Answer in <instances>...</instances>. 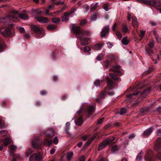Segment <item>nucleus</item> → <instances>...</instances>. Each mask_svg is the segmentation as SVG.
<instances>
[{"mask_svg":"<svg viewBox=\"0 0 161 161\" xmlns=\"http://www.w3.org/2000/svg\"><path fill=\"white\" fill-rule=\"evenodd\" d=\"M157 142V143L154 147L155 150L158 152L157 155L155 156L154 155L152 151L147 150L145 156L146 161L161 160V137L158 138Z\"/></svg>","mask_w":161,"mask_h":161,"instance_id":"obj_1","label":"nucleus"},{"mask_svg":"<svg viewBox=\"0 0 161 161\" xmlns=\"http://www.w3.org/2000/svg\"><path fill=\"white\" fill-rule=\"evenodd\" d=\"M120 66L118 65L112 66L110 70L113 72V73H110L109 75L111 79L109 77H106V81L108 85L109 89L111 90L113 87V85L115 84L114 81L119 80V79L118 76L121 75V72L119 70Z\"/></svg>","mask_w":161,"mask_h":161,"instance_id":"obj_2","label":"nucleus"},{"mask_svg":"<svg viewBox=\"0 0 161 161\" xmlns=\"http://www.w3.org/2000/svg\"><path fill=\"white\" fill-rule=\"evenodd\" d=\"M95 110V107L92 105L87 106L85 109V112L82 108H80V109L76 112L77 115L75 119V123L77 125L79 126L82 125L83 122L82 115L86 114L88 116L91 115L94 112Z\"/></svg>","mask_w":161,"mask_h":161,"instance_id":"obj_3","label":"nucleus"},{"mask_svg":"<svg viewBox=\"0 0 161 161\" xmlns=\"http://www.w3.org/2000/svg\"><path fill=\"white\" fill-rule=\"evenodd\" d=\"M72 30L78 38H80V42L82 46H85L88 44V38L83 37L84 36H86L89 33V31H83L79 26H73Z\"/></svg>","mask_w":161,"mask_h":161,"instance_id":"obj_4","label":"nucleus"},{"mask_svg":"<svg viewBox=\"0 0 161 161\" xmlns=\"http://www.w3.org/2000/svg\"><path fill=\"white\" fill-rule=\"evenodd\" d=\"M137 1L145 5H149L155 7H160L159 8H157V9L159 10L161 13V1L159 0H137Z\"/></svg>","mask_w":161,"mask_h":161,"instance_id":"obj_5","label":"nucleus"},{"mask_svg":"<svg viewBox=\"0 0 161 161\" xmlns=\"http://www.w3.org/2000/svg\"><path fill=\"white\" fill-rule=\"evenodd\" d=\"M32 34L37 38H41L44 36V33L40 28L35 25H32L31 26Z\"/></svg>","mask_w":161,"mask_h":161,"instance_id":"obj_6","label":"nucleus"},{"mask_svg":"<svg viewBox=\"0 0 161 161\" xmlns=\"http://www.w3.org/2000/svg\"><path fill=\"white\" fill-rule=\"evenodd\" d=\"M115 138L113 136H110L104 140L99 145L98 150H101L107 146L112 144Z\"/></svg>","mask_w":161,"mask_h":161,"instance_id":"obj_7","label":"nucleus"},{"mask_svg":"<svg viewBox=\"0 0 161 161\" xmlns=\"http://www.w3.org/2000/svg\"><path fill=\"white\" fill-rule=\"evenodd\" d=\"M149 91V89H145L143 90L141 92L139 91H135L132 94H129L128 95L127 97L129 99H132L133 98V96H138L139 95H140L141 97H144L147 95Z\"/></svg>","mask_w":161,"mask_h":161,"instance_id":"obj_8","label":"nucleus"},{"mask_svg":"<svg viewBox=\"0 0 161 161\" xmlns=\"http://www.w3.org/2000/svg\"><path fill=\"white\" fill-rule=\"evenodd\" d=\"M58 142V140L57 137H55L52 141V140L49 139L48 138H45L44 140V145L49 146L52 143H53L55 145L57 144Z\"/></svg>","mask_w":161,"mask_h":161,"instance_id":"obj_9","label":"nucleus"},{"mask_svg":"<svg viewBox=\"0 0 161 161\" xmlns=\"http://www.w3.org/2000/svg\"><path fill=\"white\" fill-rule=\"evenodd\" d=\"M42 161V156L40 153H35L31 155L29 161Z\"/></svg>","mask_w":161,"mask_h":161,"instance_id":"obj_10","label":"nucleus"},{"mask_svg":"<svg viewBox=\"0 0 161 161\" xmlns=\"http://www.w3.org/2000/svg\"><path fill=\"white\" fill-rule=\"evenodd\" d=\"M41 143L38 138H36L33 140L32 146L35 149H41Z\"/></svg>","mask_w":161,"mask_h":161,"instance_id":"obj_11","label":"nucleus"},{"mask_svg":"<svg viewBox=\"0 0 161 161\" xmlns=\"http://www.w3.org/2000/svg\"><path fill=\"white\" fill-rule=\"evenodd\" d=\"M2 142L3 144L0 146V151L3 150V147H6L10 143L11 139L10 137L5 138L2 139Z\"/></svg>","mask_w":161,"mask_h":161,"instance_id":"obj_12","label":"nucleus"},{"mask_svg":"<svg viewBox=\"0 0 161 161\" xmlns=\"http://www.w3.org/2000/svg\"><path fill=\"white\" fill-rule=\"evenodd\" d=\"M43 135L45 136L46 137L51 138L55 135V133L54 131L52 129H49L47 130L46 132H43Z\"/></svg>","mask_w":161,"mask_h":161,"instance_id":"obj_13","label":"nucleus"},{"mask_svg":"<svg viewBox=\"0 0 161 161\" xmlns=\"http://www.w3.org/2000/svg\"><path fill=\"white\" fill-rule=\"evenodd\" d=\"M153 130V127H151L144 131L142 134L143 136L145 138L148 137L152 132Z\"/></svg>","mask_w":161,"mask_h":161,"instance_id":"obj_14","label":"nucleus"},{"mask_svg":"<svg viewBox=\"0 0 161 161\" xmlns=\"http://www.w3.org/2000/svg\"><path fill=\"white\" fill-rule=\"evenodd\" d=\"M109 58L111 59V61H110L109 60H107L104 64V66L106 68L108 67L109 65L111 66V62H114L115 60V57L114 55H110L109 56Z\"/></svg>","mask_w":161,"mask_h":161,"instance_id":"obj_15","label":"nucleus"},{"mask_svg":"<svg viewBox=\"0 0 161 161\" xmlns=\"http://www.w3.org/2000/svg\"><path fill=\"white\" fill-rule=\"evenodd\" d=\"M109 30V27L108 26H106L104 27L103 29L101 32V35L102 37H104L106 34L108 33Z\"/></svg>","mask_w":161,"mask_h":161,"instance_id":"obj_16","label":"nucleus"},{"mask_svg":"<svg viewBox=\"0 0 161 161\" xmlns=\"http://www.w3.org/2000/svg\"><path fill=\"white\" fill-rule=\"evenodd\" d=\"M37 20L42 23H47L48 21V18L42 16L36 17Z\"/></svg>","mask_w":161,"mask_h":161,"instance_id":"obj_17","label":"nucleus"},{"mask_svg":"<svg viewBox=\"0 0 161 161\" xmlns=\"http://www.w3.org/2000/svg\"><path fill=\"white\" fill-rule=\"evenodd\" d=\"M145 51L146 52V54L148 55L151 57L152 56L153 54L154 53V51L153 48L146 47Z\"/></svg>","mask_w":161,"mask_h":161,"instance_id":"obj_18","label":"nucleus"},{"mask_svg":"<svg viewBox=\"0 0 161 161\" xmlns=\"http://www.w3.org/2000/svg\"><path fill=\"white\" fill-rule=\"evenodd\" d=\"M107 93L105 91L102 92L100 94V97L97 98L96 99L97 102L101 103L102 102L101 98H104L105 97Z\"/></svg>","mask_w":161,"mask_h":161,"instance_id":"obj_19","label":"nucleus"},{"mask_svg":"<svg viewBox=\"0 0 161 161\" xmlns=\"http://www.w3.org/2000/svg\"><path fill=\"white\" fill-rule=\"evenodd\" d=\"M149 110V108L148 107H144L140 109V112L141 115H144L148 112Z\"/></svg>","mask_w":161,"mask_h":161,"instance_id":"obj_20","label":"nucleus"},{"mask_svg":"<svg viewBox=\"0 0 161 161\" xmlns=\"http://www.w3.org/2000/svg\"><path fill=\"white\" fill-rule=\"evenodd\" d=\"M121 31L125 33L129 32V30L127 26L125 25H123L122 26Z\"/></svg>","mask_w":161,"mask_h":161,"instance_id":"obj_21","label":"nucleus"},{"mask_svg":"<svg viewBox=\"0 0 161 161\" xmlns=\"http://www.w3.org/2000/svg\"><path fill=\"white\" fill-rule=\"evenodd\" d=\"M132 24L134 28H136L138 26V23L136 18H132Z\"/></svg>","mask_w":161,"mask_h":161,"instance_id":"obj_22","label":"nucleus"},{"mask_svg":"<svg viewBox=\"0 0 161 161\" xmlns=\"http://www.w3.org/2000/svg\"><path fill=\"white\" fill-rule=\"evenodd\" d=\"M153 34L156 39L158 43H161V38L159 37L158 35V34H157V33L156 31H153Z\"/></svg>","mask_w":161,"mask_h":161,"instance_id":"obj_23","label":"nucleus"},{"mask_svg":"<svg viewBox=\"0 0 161 161\" xmlns=\"http://www.w3.org/2000/svg\"><path fill=\"white\" fill-rule=\"evenodd\" d=\"M121 42L123 45H126L129 42V41L127 40V37H125L121 40Z\"/></svg>","mask_w":161,"mask_h":161,"instance_id":"obj_24","label":"nucleus"},{"mask_svg":"<svg viewBox=\"0 0 161 161\" xmlns=\"http://www.w3.org/2000/svg\"><path fill=\"white\" fill-rule=\"evenodd\" d=\"M103 46V43H97L94 46V48L96 50H99Z\"/></svg>","mask_w":161,"mask_h":161,"instance_id":"obj_25","label":"nucleus"},{"mask_svg":"<svg viewBox=\"0 0 161 161\" xmlns=\"http://www.w3.org/2000/svg\"><path fill=\"white\" fill-rule=\"evenodd\" d=\"M120 147L118 145H113L111 149V151L113 153L115 152L116 151H118L120 148Z\"/></svg>","mask_w":161,"mask_h":161,"instance_id":"obj_26","label":"nucleus"},{"mask_svg":"<svg viewBox=\"0 0 161 161\" xmlns=\"http://www.w3.org/2000/svg\"><path fill=\"white\" fill-rule=\"evenodd\" d=\"M58 51L56 50L52 52L51 54V56L53 59H54L58 56Z\"/></svg>","mask_w":161,"mask_h":161,"instance_id":"obj_27","label":"nucleus"},{"mask_svg":"<svg viewBox=\"0 0 161 161\" xmlns=\"http://www.w3.org/2000/svg\"><path fill=\"white\" fill-rule=\"evenodd\" d=\"M155 42V41H154L153 40L149 42V43L148 44V46L146 47L153 48L154 46Z\"/></svg>","mask_w":161,"mask_h":161,"instance_id":"obj_28","label":"nucleus"},{"mask_svg":"<svg viewBox=\"0 0 161 161\" xmlns=\"http://www.w3.org/2000/svg\"><path fill=\"white\" fill-rule=\"evenodd\" d=\"M56 26L54 25H49L47 26V29L49 31H53L55 29Z\"/></svg>","mask_w":161,"mask_h":161,"instance_id":"obj_29","label":"nucleus"},{"mask_svg":"<svg viewBox=\"0 0 161 161\" xmlns=\"http://www.w3.org/2000/svg\"><path fill=\"white\" fill-rule=\"evenodd\" d=\"M153 70V68H149L147 71H145L143 73L142 75L143 76H145L148 74H149Z\"/></svg>","mask_w":161,"mask_h":161,"instance_id":"obj_30","label":"nucleus"},{"mask_svg":"<svg viewBox=\"0 0 161 161\" xmlns=\"http://www.w3.org/2000/svg\"><path fill=\"white\" fill-rule=\"evenodd\" d=\"M94 140V138L93 137L91 138L86 143L85 146L86 147L89 146Z\"/></svg>","mask_w":161,"mask_h":161,"instance_id":"obj_31","label":"nucleus"},{"mask_svg":"<svg viewBox=\"0 0 161 161\" xmlns=\"http://www.w3.org/2000/svg\"><path fill=\"white\" fill-rule=\"evenodd\" d=\"M7 131L6 130L0 131V135L4 137L7 135Z\"/></svg>","mask_w":161,"mask_h":161,"instance_id":"obj_32","label":"nucleus"},{"mask_svg":"<svg viewBox=\"0 0 161 161\" xmlns=\"http://www.w3.org/2000/svg\"><path fill=\"white\" fill-rule=\"evenodd\" d=\"M19 17L22 19H27L28 17L27 15L24 14H19Z\"/></svg>","mask_w":161,"mask_h":161,"instance_id":"obj_33","label":"nucleus"},{"mask_svg":"<svg viewBox=\"0 0 161 161\" xmlns=\"http://www.w3.org/2000/svg\"><path fill=\"white\" fill-rule=\"evenodd\" d=\"M60 20V19L59 18L55 17L52 19V21L53 23H58L59 22Z\"/></svg>","mask_w":161,"mask_h":161,"instance_id":"obj_34","label":"nucleus"},{"mask_svg":"<svg viewBox=\"0 0 161 161\" xmlns=\"http://www.w3.org/2000/svg\"><path fill=\"white\" fill-rule=\"evenodd\" d=\"M126 113V109L125 108H123L121 109L120 111L119 114H120L122 115Z\"/></svg>","mask_w":161,"mask_h":161,"instance_id":"obj_35","label":"nucleus"},{"mask_svg":"<svg viewBox=\"0 0 161 161\" xmlns=\"http://www.w3.org/2000/svg\"><path fill=\"white\" fill-rule=\"evenodd\" d=\"M146 31H141V33L139 35L140 37H141L140 41H141L142 38H143L145 36Z\"/></svg>","mask_w":161,"mask_h":161,"instance_id":"obj_36","label":"nucleus"},{"mask_svg":"<svg viewBox=\"0 0 161 161\" xmlns=\"http://www.w3.org/2000/svg\"><path fill=\"white\" fill-rule=\"evenodd\" d=\"M98 3H97L94 4H92L91 8L90 9V11L92 12L95 10L97 8Z\"/></svg>","mask_w":161,"mask_h":161,"instance_id":"obj_37","label":"nucleus"},{"mask_svg":"<svg viewBox=\"0 0 161 161\" xmlns=\"http://www.w3.org/2000/svg\"><path fill=\"white\" fill-rule=\"evenodd\" d=\"M103 55L102 53H100L97 57V59L99 61L101 60L103 58Z\"/></svg>","mask_w":161,"mask_h":161,"instance_id":"obj_38","label":"nucleus"},{"mask_svg":"<svg viewBox=\"0 0 161 161\" xmlns=\"http://www.w3.org/2000/svg\"><path fill=\"white\" fill-rule=\"evenodd\" d=\"M116 34L117 37L119 39H121L122 37V34L119 31H118L116 32Z\"/></svg>","mask_w":161,"mask_h":161,"instance_id":"obj_39","label":"nucleus"},{"mask_svg":"<svg viewBox=\"0 0 161 161\" xmlns=\"http://www.w3.org/2000/svg\"><path fill=\"white\" fill-rule=\"evenodd\" d=\"M76 9L75 8H72V9L71 10V11L69 12V13L68 14V15H70L74 13L76 11Z\"/></svg>","mask_w":161,"mask_h":161,"instance_id":"obj_40","label":"nucleus"},{"mask_svg":"<svg viewBox=\"0 0 161 161\" xmlns=\"http://www.w3.org/2000/svg\"><path fill=\"white\" fill-rule=\"evenodd\" d=\"M83 50L84 52H88L91 50V48L88 46H86L84 47Z\"/></svg>","mask_w":161,"mask_h":161,"instance_id":"obj_41","label":"nucleus"},{"mask_svg":"<svg viewBox=\"0 0 161 161\" xmlns=\"http://www.w3.org/2000/svg\"><path fill=\"white\" fill-rule=\"evenodd\" d=\"M84 8L86 10V12H87L89 8V6L87 4H85L84 6Z\"/></svg>","mask_w":161,"mask_h":161,"instance_id":"obj_42","label":"nucleus"},{"mask_svg":"<svg viewBox=\"0 0 161 161\" xmlns=\"http://www.w3.org/2000/svg\"><path fill=\"white\" fill-rule=\"evenodd\" d=\"M94 84L96 86H98L100 85V81L99 80H96L94 82Z\"/></svg>","mask_w":161,"mask_h":161,"instance_id":"obj_43","label":"nucleus"},{"mask_svg":"<svg viewBox=\"0 0 161 161\" xmlns=\"http://www.w3.org/2000/svg\"><path fill=\"white\" fill-rule=\"evenodd\" d=\"M136 135L132 133L131 134H130L129 135V138L130 139H132L134 138L135 137Z\"/></svg>","mask_w":161,"mask_h":161,"instance_id":"obj_44","label":"nucleus"},{"mask_svg":"<svg viewBox=\"0 0 161 161\" xmlns=\"http://www.w3.org/2000/svg\"><path fill=\"white\" fill-rule=\"evenodd\" d=\"M69 16V15H68V14L67 15H64L62 19V21L67 20L68 19L67 17Z\"/></svg>","mask_w":161,"mask_h":161,"instance_id":"obj_45","label":"nucleus"},{"mask_svg":"<svg viewBox=\"0 0 161 161\" xmlns=\"http://www.w3.org/2000/svg\"><path fill=\"white\" fill-rule=\"evenodd\" d=\"M117 25L116 23L115 22L112 27V30L115 31H116V27L117 26Z\"/></svg>","mask_w":161,"mask_h":161,"instance_id":"obj_46","label":"nucleus"},{"mask_svg":"<svg viewBox=\"0 0 161 161\" xmlns=\"http://www.w3.org/2000/svg\"><path fill=\"white\" fill-rule=\"evenodd\" d=\"M91 19L93 20H96L97 19V15L96 14H93L91 17Z\"/></svg>","mask_w":161,"mask_h":161,"instance_id":"obj_47","label":"nucleus"},{"mask_svg":"<svg viewBox=\"0 0 161 161\" xmlns=\"http://www.w3.org/2000/svg\"><path fill=\"white\" fill-rule=\"evenodd\" d=\"M108 4H105L103 5V8L106 11H108Z\"/></svg>","mask_w":161,"mask_h":161,"instance_id":"obj_48","label":"nucleus"},{"mask_svg":"<svg viewBox=\"0 0 161 161\" xmlns=\"http://www.w3.org/2000/svg\"><path fill=\"white\" fill-rule=\"evenodd\" d=\"M32 153V151L31 149H29L28 151L26 152V156H29L30 154Z\"/></svg>","mask_w":161,"mask_h":161,"instance_id":"obj_49","label":"nucleus"},{"mask_svg":"<svg viewBox=\"0 0 161 161\" xmlns=\"http://www.w3.org/2000/svg\"><path fill=\"white\" fill-rule=\"evenodd\" d=\"M85 156L83 155L80 157L79 158V161H85Z\"/></svg>","mask_w":161,"mask_h":161,"instance_id":"obj_50","label":"nucleus"},{"mask_svg":"<svg viewBox=\"0 0 161 161\" xmlns=\"http://www.w3.org/2000/svg\"><path fill=\"white\" fill-rule=\"evenodd\" d=\"M136 159L137 161H140L142 159V156L140 154H138L137 156Z\"/></svg>","mask_w":161,"mask_h":161,"instance_id":"obj_51","label":"nucleus"},{"mask_svg":"<svg viewBox=\"0 0 161 161\" xmlns=\"http://www.w3.org/2000/svg\"><path fill=\"white\" fill-rule=\"evenodd\" d=\"M104 119L103 118H101V119H100L98 120L97 121V124H100L101 123H102Z\"/></svg>","mask_w":161,"mask_h":161,"instance_id":"obj_52","label":"nucleus"},{"mask_svg":"<svg viewBox=\"0 0 161 161\" xmlns=\"http://www.w3.org/2000/svg\"><path fill=\"white\" fill-rule=\"evenodd\" d=\"M35 12L37 14L41 15L42 13V12L39 9H36L35 10Z\"/></svg>","mask_w":161,"mask_h":161,"instance_id":"obj_53","label":"nucleus"},{"mask_svg":"<svg viewBox=\"0 0 161 161\" xmlns=\"http://www.w3.org/2000/svg\"><path fill=\"white\" fill-rule=\"evenodd\" d=\"M47 93V92L44 90L41 91L40 92V94L42 96L46 95Z\"/></svg>","mask_w":161,"mask_h":161,"instance_id":"obj_54","label":"nucleus"},{"mask_svg":"<svg viewBox=\"0 0 161 161\" xmlns=\"http://www.w3.org/2000/svg\"><path fill=\"white\" fill-rule=\"evenodd\" d=\"M86 21L85 19L82 20L80 22V25H83L85 24H86Z\"/></svg>","mask_w":161,"mask_h":161,"instance_id":"obj_55","label":"nucleus"},{"mask_svg":"<svg viewBox=\"0 0 161 161\" xmlns=\"http://www.w3.org/2000/svg\"><path fill=\"white\" fill-rule=\"evenodd\" d=\"M10 148L12 151H14L16 149V147L14 145H12L10 146Z\"/></svg>","mask_w":161,"mask_h":161,"instance_id":"obj_56","label":"nucleus"},{"mask_svg":"<svg viewBox=\"0 0 161 161\" xmlns=\"http://www.w3.org/2000/svg\"><path fill=\"white\" fill-rule=\"evenodd\" d=\"M114 125L116 127H119L120 125V123L119 122H115L114 123Z\"/></svg>","mask_w":161,"mask_h":161,"instance_id":"obj_57","label":"nucleus"},{"mask_svg":"<svg viewBox=\"0 0 161 161\" xmlns=\"http://www.w3.org/2000/svg\"><path fill=\"white\" fill-rule=\"evenodd\" d=\"M107 93L109 96H112L114 94V92L113 91L111 92H108Z\"/></svg>","mask_w":161,"mask_h":161,"instance_id":"obj_58","label":"nucleus"},{"mask_svg":"<svg viewBox=\"0 0 161 161\" xmlns=\"http://www.w3.org/2000/svg\"><path fill=\"white\" fill-rule=\"evenodd\" d=\"M19 31L20 32L23 33L25 32V29L23 27H21L19 29Z\"/></svg>","mask_w":161,"mask_h":161,"instance_id":"obj_59","label":"nucleus"},{"mask_svg":"<svg viewBox=\"0 0 161 161\" xmlns=\"http://www.w3.org/2000/svg\"><path fill=\"white\" fill-rule=\"evenodd\" d=\"M55 151V149L54 148H52L50 150V153L51 155L53 154Z\"/></svg>","mask_w":161,"mask_h":161,"instance_id":"obj_60","label":"nucleus"},{"mask_svg":"<svg viewBox=\"0 0 161 161\" xmlns=\"http://www.w3.org/2000/svg\"><path fill=\"white\" fill-rule=\"evenodd\" d=\"M64 4V3L63 2L61 3L60 1H58V2H57L55 3H54V5H60V4Z\"/></svg>","mask_w":161,"mask_h":161,"instance_id":"obj_61","label":"nucleus"},{"mask_svg":"<svg viewBox=\"0 0 161 161\" xmlns=\"http://www.w3.org/2000/svg\"><path fill=\"white\" fill-rule=\"evenodd\" d=\"M161 56V50L160 51V54H157V58L156 59H157L158 60H159L160 59V56Z\"/></svg>","mask_w":161,"mask_h":161,"instance_id":"obj_62","label":"nucleus"},{"mask_svg":"<svg viewBox=\"0 0 161 161\" xmlns=\"http://www.w3.org/2000/svg\"><path fill=\"white\" fill-rule=\"evenodd\" d=\"M87 136L86 135H84L82 136V138L84 141L86 140L87 138Z\"/></svg>","mask_w":161,"mask_h":161,"instance_id":"obj_63","label":"nucleus"},{"mask_svg":"<svg viewBox=\"0 0 161 161\" xmlns=\"http://www.w3.org/2000/svg\"><path fill=\"white\" fill-rule=\"evenodd\" d=\"M157 134L158 136H161V129L158 130L157 131Z\"/></svg>","mask_w":161,"mask_h":161,"instance_id":"obj_64","label":"nucleus"}]
</instances>
